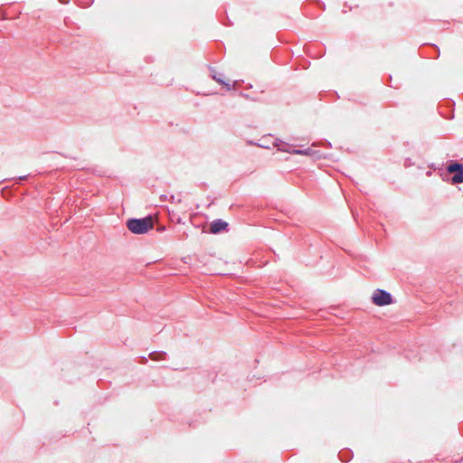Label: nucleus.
Wrapping results in <instances>:
<instances>
[{"mask_svg":"<svg viewBox=\"0 0 463 463\" xmlns=\"http://www.w3.org/2000/svg\"><path fill=\"white\" fill-rule=\"evenodd\" d=\"M449 173H459L463 172V165L458 163H452L448 166Z\"/></svg>","mask_w":463,"mask_h":463,"instance_id":"5","label":"nucleus"},{"mask_svg":"<svg viewBox=\"0 0 463 463\" xmlns=\"http://www.w3.org/2000/svg\"><path fill=\"white\" fill-rule=\"evenodd\" d=\"M452 182H453L454 184H460V183H463V172L457 173V174L452 177Z\"/></svg>","mask_w":463,"mask_h":463,"instance_id":"6","label":"nucleus"},{"mask_svg":"<svg viewBox=\"0 0 463 463\" xmlns=\"http://www.w3.org/2000/svg\"><path fill=\"white\" fill-rule=\"evenodd\" d=\"M372 300L379 307L390 305L392 302V296L383 289H376L372 296Z\"/></svg>","mask_w":463,"mask_h":463,"instance_id":"2","label":"nucleus"},{"mask_svg":"<svg viewBox=\"0 0 463 463\" xmlns=\"http://www.w3.org/2000/svg\"><path fill=\"white\" fill-rule=\"evenodd\" d=\"M127 226L130 232L136 234H143L153 229L154 221L151 216L143 219H131Z\"/></svg>","mask_w":463,"mask_h":463,"instance_id":"1","label":"nucleus"},{"mask_svg":"<svg viewBox=\"0 0 463 463\" xmlns=\"http://www.w3.org/2000/svg\"><path fill=\"white\" fill-rule=\"evenodd\" d=\"M228 226V223L222 220H214L212 223H211V227H210V232L212 233H219L221 232L222 231H224Z\"/></svg>","mask_w":463,"mask_h":463,"instance_id":"3","label":"nucleus"},{"mask_svg":"<svg viewBox=\"0 0 463 463\" xmlns=\"http://www.w3.org/2000/svg\"><path fill=\"white\" fill-rule=\"evenodd\" d=\"M213 79L216 80L218 83L223 85L227 90L232 89V80L225 77L222 73L214 72L213 75Z\"/></svg>","mask_w":463,"mask_h":463,"instance_id":"4","label":"nucleus"}]
</instances>
